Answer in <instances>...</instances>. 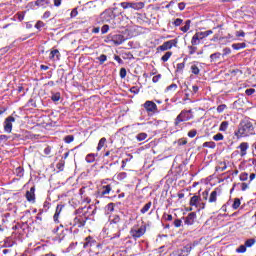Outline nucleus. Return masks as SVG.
Here are the masks:
<instances>
[{
	"mask_svg": "<svg viewBox=\"0 0 256 256\" xmlns=\"http://www.w3.org/2000/svg\"><path fill=\"white\" fill-rule=\"evenodd\" d=\"M227 109V106L225 104L219 105L217 107V113H223Z\"/></svg>",
	"mask_w": 256,
	"mask_h": 256,
	"instance_id": "obj_56",
	"label": "nucleus"
},
{
	"mask_svg": "<svg viewBox=\"0 0 256 256\" xmlns=\"http://www.w3.org/2000/svg\"><path fill=\"white\" fill-rule=\"evenodd\" d=\"M27 201H35V186L31 187L29 191L26 192Z\"/></svg>",
	"mask_w": 256,
	"mask_h": 256,
	"instance_id": "obj_22",
	"label": "nucleus"
},
{
	"mask_svg": "<svg viewBox=\"0 0 256 256\" xmlns=\"http://www.w3.org/2000/svg\"><path fill=\"white\" fill-rule=\"evenodd\" d=\"M227 129H229V121H222L220 123V126H219V131L221 133H225V131H227Z\"/></svg>",
	"mask_w": 256,
	"mask_h": 256,
	"instance_id": "obj_26",
	"label": "nucleus"
},
{
	"mask_svg": "<svg viewBox=\"0 0 256 256\" xmlns=\"http://www.w3.org/2000/svg\"><path fill=\"white\" fill-rule=\"evenodd\" d=\"M203 41L199 32H196L191 39V45H199Z\"/></svg>",
	"mask_w": 256,
	"mask_h": 256,
	"instance_id": "obj_23",
	"label": "nucleus"
},
{
	"mask_svg": "<svg viewBox=\"0 0 256 256\" xmlns=\"http://www.w3.org/2000/svg\"><path fill=\"white\" fill-rule=\"evenodd\" d=\"M63 205L61 204H58L57 207H56V211H55V214L53 216V219H54V223H59V215H61V212L63 211Z\"/></svg>",
	"mask_w": 256,
	"mask_h": 256,
	"instance_id": "obj_21",
	"label": "nucleus"
},
{
	"mask_svg": "<svg viewBox=\"0 0 256 256\" xmlns=\"http://www.w3.org/2000/svg\"><path fill=\"white\" fill-rule=\"evenodd\" d=\"M203 147H206L208 149H215L217 147V144H215V142H213V141L204 142Z\"/></svg>",
	"mask_w": 256,
	"mask_h": 256,
	"instance_id": "obj_35",
	"label": "nucleus"
},
{
	"mask_svg": "<svg viewBox=\"0 0 256 256\" xmlns=\"http://www.w3.org/2000/svg\"><path fill=\"white\" fill-rule=\"evenodd\" d=\"M95 157H97V154L90 153L86 156L85 161L88 163H95Z\"/></svg>",
	"mask_w": 256,
	"mask_h": 256,
	"instance_id": "obj_30",
	"label": "nucleus"
},
{
	"mask_svg": "<svg viewBox=\"0 0 256 256\" xmlns=\"http://www.w3.org/2000/svg\"><path fill=\"white\" fill-rule=\"evenodd\" d=\"M210 59H211V61H217V59H221V53L216 52V53L211 54Z\"/></svg>",
	"mask_w": 256,
	"mask_h": 256,
	"instance_id": "obj_47",
	"label": "nucleus"
},
{
	"mask_svg": "<svg viewBox=\"0 0 256 256\" xmlns=\"http://www.w3.org/2000/svg\"><path fill=\"white\" fill-rule=\"evenodd\" d=\"M191 119H193V110H182L174 120V127H179L181 123L191 121Z\"/></svg>",
	"mask_w": 256,
	"mask_h": 256,
	"instance_id": "obj_2",
	"label": "nucleus"
},
{
	"mask_svg": "<svg viewBox=\"0 0 256 256\" xmlns=\"http://www.w3.org/2000/svg\"><path fill=\"white\" fill-rule=\"evenodd\" d=\"M136 139L137 141H145V139H147V133L142 132L137 134Z\"/></svg>",
	"mask_w": 256,
	"mask_h": 256,
	"instance_id": "obj_41",
	"label": "nucleus"
},
{
	"mask_svg": "<svg viewBox=\"0 0 256 256\" xmlns=\"http://www.w3.org/2000/svg\"><path fill=\"white\" fill-rule=\"evenodd\" d=\"M173 55V52L168 51L166 52L162 57H161V61H163V63H167V61H169V59H171Z\"/></svg>",
	"mask_w": 256,
	"mask_h": 256,
	"instance_id": "obj_32",
	"label": "nucleus"
},
{
	"mask_svg": "<svg viewBox=\"0 0 256 256\" xmlns=\"http://www.w3.org/2000/svg\"><path fill=\"white\" fill-rule=\"evenodd\" d=\"M73 141H75V136L73 135H67L64 137V142L67 144L73 143Z\"/></svg>",
	"mask_w": 256,
	"mask_h": 256,
	"instance_id": "obj_45",
	"label": "nucleus"
},
{
	"mask_svg": "<svg viewBox=\"0 0 256 256\" xmlns=\"http://www.w3.org/2000/svg\"><path fill=\"white\" fill-rule=\"evenodd\" d=\"M65 231H69V229L65 228L63 224H60V226L52 230V233H56L59 239H65V236L67 235Z\"/></svg>",
	"mask_w": 256,
	"mask_h": 256,
	"instance_id": "obj_14",
	"label": "nucleus"
},
{
	"mask_svg": "<svg viewBox=\"0 0 256 256\" xmlns=\"http://www.w3.org/2000/svg\"><path fill=\"white\" fill-rule=\"evenodd\" d=\"M119 76L121 79H125V77H127V69L121 68L119 72Z\"/></svg>",
	"mask_w": 256,
	"mask_h": 256,
	"instance_id": "obj_52",
	"label": "nucleus"
},
{
	"mask_svg": "<svg viewBox=\"0 0 256 256\" xmlns=\"http://www.w3.org/2000/svg\"><path fill=\"white\" fill-rule=\"evenodd\" d=\"M194 248H195V244H187L183 248L177 250L176 255L177 256H189V253H191V251H193Z\"/></svg>",
	"mask_w": 256,
	"mask_h": 256,
	"instance_id": "obj_11",
	"label": "nucleus"
},
{
	"mask_svg": "<svg viewBox=\"0 0 256 256\" xmlns=\"http://www.w3.org/2000/svg\"><path fill=\"white\" fill-rule=\"evenodd\" d=\"M142 107L145 109L148 115H155L156 113H159V108L157 107V104L151 100L146 101L142 105Z\"/></svg>",
	"mask_w": 256,
	"mask_h": 256,
	"instance_id": "obj_6",
	"label": "nucleus"
},
{
	"mask_svg": "<svg viewBox=\"0 0 256 256\" xmlns=\"http://www.w3.org/2000/svg\"><path fill=\"white\" fill-rule=\"evenodd\" d=\"M245 47H247L245 42L232 44V49H235V51H239V49H245Z\"/></svg>",
	"mask_w": 256,
	"mask_h": 256,
	"instance_id": "obj_29",
	"label": "nucleus"
},
{
	"mask_svg": "<svg viewBox=\"0 0 256 256\" xmlns=\"http://www.w3.org/2000/svg\"><path fill=\"white\" fill-rule=\"evenodd\" d=\"M14 175H16V177H19V178L23 177L25 175V169L21 166H18L14 170Z\"/></svg>",
	"mask_w": 256,
	"mask_h": 256,
	"instance_id": "obj_25",
	"label": "nucleus"
},
{
	"mask_svg": "<svg viewBox=\"0 0 256 256\" xmlns=\"http://www.w3.org/2000/svg\"><path fill=\"white\" fill-rule=\"evenodd\" d=\"M197 136V130L192 129L188 132V137H190V139H193L194 137Z\"/></svg>",
	"mask_w": 256,
	"mask_h": 256,
	"instance_id": "obj_54",
	"label": "nucleus"
},
{
	"mask_svg": "<svg viewBox=\"0 0 256 256\" xmlns=\"http://www.w3.org/2000/svg\"><path fill=\"white\" fill-rule=\"evenodd\" d=\"M169 91L171 93H175V91H177V84H171L166 88V93H169Z\"/></svg>",
	"mask_w": 256,
	"mask_h": 256,
	"instance_id": "obj_40",
	"label": "nucleus"
},
{
	"mask_svg": "<svg viewBox=\"0 0 256 256\" xmlns=\"http://www.w3.org/2000/svg\"><path fill=\"white\" fill-rule=\"evenodd\" d=\"M83 248L89 249V247H99V244L97 243V240L93 238V236H88L84 239Z\"/></svg>",
	"mask_w": 256,
	"mask_h": 256,
	"instance_id": "obj_13",
	"label": "nucleus"
},
{
	"mask_svg": "<svg viewBox=\"0 0 256 256\" xmlns=\"http://www.w3.org/2000/svg\"><path fill=\"white\" fill-rule=\"evenodd\" d=\"M190 29H191V20H186L185 25L183 27H180V31H182V33H187V31H189Z\"/></svg>",
	"mask_w": 256,
	"mask_h": 256,
	"instance_id": "obj_28",
	"label": "nucleus"
},
{
	"mask_svg": "<svg viewBox=\"0 0 256 256\" xmlns=\"http://www.w3.org/2000/svg\"><path fill=\"white\" fill-rule=\"evenodd\" d=\"M16 15L19 21H23V19H25V12H18Z\"/></svg>",
	"mask_w": 256,
	"mask_h": 256,
	"instance_id": "obj_63",
	"label": "nucleus"
},
{
	"mask_svg": "<svg viewBox=\"0 0 256 256\" xmlns=\"http://www.w3.org/2000/svg\"><path fill=\"white\" fill-rule=\"evenodd\" d=\"M190 71L192 73V75H195L196 77H198V75L201 74V69L199 68V66L201 65V63H199V61H194L190 63Z\"/></svg>",
	"mask_w": 256,
	"mask_h": 256,
	"instance_id": "obj_15",
	"label": "nucleus"
},
{
	"mask_svg": "<svg viewBox=\"0 0 256 256\" xmlns=\"http://www.w3.org/2000/svg\"><path fill=\"white\" fill-rule=\"evenodd\" d=\"M162 219H164V221H173V215L164 213Z\"/></svg>",
	"mask_w": 256,
	"mask_h": 256,
	"instance_id": "obj_51",
	"label": "nucleus"
},
{
	"mask_svg": "<svg viewBox=\"0 0 256 256\" xmlns=\"http://www.w3.org/2000/svg\"><path fill=\"white\" fill-rule=\"evenodd\" d=\"M234 135L237 137V139L255 135V126H253V122H250L249 120H242L238 126V129L234 132Z\"/></svg>",
	"mask_w": 256,
	"mask_h": 256,
	"instance_id": "obj_1",
	"label": "nucleus"
},
{
	"mask_svg": "<svg viewBox=\"0 0 256 256\" xmlns=\"http://www.w3.org/2000/svg\"><path fill=\"white\" fill-rule=\"evenodd\" d=\"M35 5H36V7H43V9H47V5H49V1H47V0H36Z\"/></svg>",
	"mask_w": 256,
	"mask_h": 256,
	"instance_id": "obj_27",
	"label": "nucleus"
},
{
	"mask_svg": "<svg viewBox=\"0 0 256 256\" xmlns=\"http://www.w3.org/2000/svg\"><path fill=\"white\" fill-rule=\"evenodd\" d=\"M111 223L113 225H117V227H121V226L125 225L126 222H125V219L120 218L119 215H114L111 220Z\"/></svg>",
	"mask_w": 256,
	"mask_h": 256,
	"instance_id": "obj_18",
	"label": "nucleus"
},
{
	"mask_svg": "<svg viewBox=\"0 0 256 256\" xmlns=\"http://www.w3.org/2000/svg\"><path fill=\"white\" fill-rule=\"evenodd\" d=\"M201 202V196L194 195L190 198L189 205L190 207H198Z\"/></svg>",
	"mask_w": 256,
	"mask_h": 256,
	"instance_id": "obj_20",
	"label": "nucleus"
},
{
	"mask_svg": "<svg viewBox=\"0 0 256 256\" xmlns=\"http://www.w3.org/2000/svg\"><path fill=\"white\" fill-rule=\"evenodd\" d=\"M238 207H241V200L239 198H235L232 204V208L237 210Z\"/></svg>",
	"mask_w": 256,
	"mask_h": 256,
	"instance_id": "obj_43",
	"label": "nucleus"
},
{
	"mask_svg": "<svg viewBox=\"0 0 256 256\" xmlns=\"http://www.w3.org/2000/svg\"><path fill=\"white\" fill-rule=\"evenodd\" d=\"M52 147L51 146H47L45 149H44V154L47 155L48 157H51V151H52Z\"/></svg>",
	"mask_w": 256,
	"mask_h": 256,
	"instance_id": "obj_57",
	"label": "nucleus"
},
{
	"mask_svg": "<svg viewBox=\"0 0 256 256\" xmlns=\"http://www.w3.org/2000/svg\"><path fill=\"white\" fill-rule=\"evenodd\" d=\"M140 89L137 86H133L130 88V93H133L134 95H138Z\"/></svg>",
	"mask_w": 256,
	"mask_h": 256,
	"instance_id": "obj_58",
	"label": "nucleus"
},
{
	"mask_svg": "<svg viewBox=\"0 0 256 256\" xmlns=\"http://www.w3.org/2000/svg\"><path fill=\"white\" fill-rule=\"evenodd\" d=\"M239 179H240V181H247V179H249V174L247 172H242L239 175Z\"/></svg>",
	"mask_w": 256,
	"mask_h": 256,
	"instance_id": "obj_50",
	"label": "nucleus"
},
{
	"mask_svg": "<svg viewBox=\"0 0 256 256\" xmlns=\"http://www.w3.org/2000/svg\"><path fill=\"white\" fill-rule=\"evenodd\" d=\"M96 59H97V61H99V65H103V63H105V61H107V55L101 54Z\"/></svg>",
	"mask_w": 256,
	"mask_h": 256,
	"instance_id": "obj_42",
	"label": "nucleus"
},
{
	"mask_svg": "<svg viewBox=\"0 0 256 256\" xmlns=\"http://www.w3.org/2000/svg\"><path fill=\"white\" fill-rule=\"evenodd\" d=\"M246 95H248V97H250V95H253L255 93V89L254 88H249L245 90Z\"/></svg>",
	"mask_w": 256,
	"mask_h": 256,
	"instance_id": "obj_64",
	"label": "nucleus"
},
{
	"mask_svg": "<svg viewBox=\"0 0 256 256\" xmlns=\"http://www.w3.org/2000/svg\"><path fill=\"white\" fill-rule=\"evenodd\" d=\"M237 253H245L247 251V246L244 245H240L237 249H236Z\"/></svg>",
	"mask_w": 256,
	"mask_h": 256,
	"instance_id": "obj_53",
	"label": "nucleus"
},
{
	"mask_svg": "<svg viewBox=\"0 0 256 256\" xmlns=\"http://www.w3.org/2000/svg\"><path fill=\"white\" fill-rule=\"evenodd\" d=\"M254 243H256V240L254 238L248 239L245 241L244 245L245 247H253Z\"/></svg>",
	"mask_w": 256,
	"mask_h": 256,
	"instance_id": "obj_44",
	"label": "nucleus"
},
{
	"mask_svg": "<svg viewBox=\"0 0 256 256\" xmlns=\"http://www.w3.org/2000/svg\"><path fill=\"white\" fill-rule=\"evenodd\" d=\"M195 219H197V213L191 212L185 218L184 223L185 225H193V223H195Z\"/></svg>",
	"mask_w": 256,
	"mask_h": 256,
	"instance_id": "obj_17",
	"label": "nucleus"
},
{
	"mask_svg": "<svg viewBox=\"0 0 256 256\" xmlns=\"http://www.w3.org/2000/svg\"><path fill=\"white\" fill-rule=\"evenodd\" d=\"M182 24H183V19H181V18H176L172 22V25H174V27H181Z\"/></svg>",
	"mask_w": 256,
	"mask_h": 256,
	"instance_id": "obj_48",
	"label": "nucleus"
},
{
	"mask_svg": "<svg viewBox=\"0 0 256 256\" xmlns=\"http://www.w3.org/2000/svg\"><path fill=\"white\" fill-rule=\"evenodd\" d=\"M221 193H223V191L221 190V188L217 187L215 188L208 197V203H210V205H217V201L219 199V197H221Z\"/></svg>",
	"mask_w": 256,
	"mask_h": 256,
	"instance_id": "obj_8",
	"label": "nucleus"
},
{
	"mask_svg": "<svg viewBox=\"0 0 256 256\" xmlns=\"http://www.w3.org/2000/svg\"><path fill=\"white\" fill-rule=\"evenodd\" d=\"M145 233H147V225L145 224H142L140 227L133 226L130 229V235L135 241H137V239H141Z\"/></svg>",
	"mask_w": 256,
	"mask_h": 256,
	"instance_id": "obj_4",
	"label": "nucleus"
},
{
	"mask_svg": "<svg viewBox=\"0 0 256 256\" xmlns=\"http://www.w3.org/2000/svg\"><path fill=\"white\" fill-rule=\"evenodd\" d=\"M88 220L89 217H87V214L85 213L76 215V217L70 222V231H72L73 227L82 229V227H85Z\"/></svg>",
	"mask_w": 256,
	"mask_h": 256,
	"instance_id": "obj_3",
	"label": "nucleus"
},
{
	"mask_svg": "<svg viewBox=\"0 0 256 256\" xmlns=\"http://www.w3.org/2000/svg\"><path fill=\"white\" fill-rule=\"evenodd\" d=\"M237 185H240L242 191H247V189H249V184L243 182V183L234 184L232 191L235 189V187H237Z\"/></svg>",
	"mask_w": 256,
	"mask_h": 256,
	"instance_id": "obj_33",
	"label": "nucleus"
},
{
	"mask_svg": "<svg viewBox=\"0 0 256 256\" xmlns=\"http://www.w3.org/2000/svg\"><path fill=\"white\" fill-rule=\"evenodd\" d=\"M174 227L179 228L181 225H183V221L181 219H176L173 222Z\"/></svg>",
	"mask_w": 256,
	"mask_h": 256,
	"instance_id": "obj_55",
	"label": "nucleus"
},
{
	"mask_svg": "<svg viewBox=\"0 0 256 256\" xmlns=\"http://www.w3.org/2000/svg\"><path fill=\"white\" fill-rule=\"evenodd\" d=\"M152 206H153V202L149 201L148 203H146V204L140 209L141 215H145V213H148V212H149V209H151Z\"/></svg>",
	"mask_w": 256,
	"mask_h": 256,
	"instance_id": "obj_24",
	"label": "nucleus"
},
{
	"mask_svg": "<svg viewBox=\"0 0 256 256\" xmlns=\"http://www.w3.org/2000/svg\"><path fill=\"white\" fill-rule=\"evenodd\" d=\"M9 141V136L7 135H0V147H3Z\"/></svg>",
	"mask_w": 256,
	"mask_h": 256,
	"instance_id": "obj_38",
	"label": "nucleus"
},
{
	"mask_svg": "<svg viewBox=\"0 0 256 256\" xmlns=\"http://www.w3.org/2000/svg\"><path fill=\"white\" fill-rule=\"evenodd\" d=\"M111 191H113V186H111V184L102 186V191L96 192V199H103V197H105V195H109Z\"/></svg>",
	"mask_w": 256,
	"mask_h": 256,
	"instance_id": "obj_10",
	"label": "nucleus"
},
{
	"mask_svg": "<svg viewBox=\"0 0 256 256\" xmlns=\"http://www.w3.org/2000/svg\"><path fill=\"white\" fill-rule=\"evenodd\" d=\"M49 59L50 61H59L61 59V52L57 49L50 51Z\"/></svg>",
	"mask_w": 256,
	"mask_h": 256,
	"instance_id": "obj_19",
	"label": "nucleus"
},
{
	"mask_svg": "<svg viewBox=\"0 0 256 256\" xmlns=\"http://www.w3.org/2000/svg\"><path fill=\"white\" fill-rule=\"evenodd\" d=\"M13 123H15V117L8 116L4 121V131L6 133H11L13 131Z\"/></svg>",
	"mask_w": 256,
	"mask_h": 256,
	"instance_id": "obj_12",
	"label": "nucleus"
},
{
	"mask_svg": "<svg viewBox=\"0 0 256 256\" xmlns=\"http://www.w3.org/2000/svg\"><path fill=\"white\" fill-rule=\"evenodd\" d=\"M177 144L181 147L182 145H187V138H180Z\"/></svg>",
	"mask_w": 256,
	"mask_h": 256,
	"instance_id": "obj_60",
	"label": "nucleus"
},
{
	"mask_svg": "<svg viewBox=\"0 0 256 256\" xmlns=\"http://www.w3.org/2000/svg\"><path fill=\"white\" fill-rule=\"evenodd\" d=\"M177 43H179V40L177 39L166 41L158 47V51H169V49H173V47H177Z\"/></svg>",
	"mask_w": 256,
	"mask_h": 256,
	"instance_id": "obj_9",
	"label": "nucleus"
},
{
	"mask_svg": "<svg viewBox=\"0 0 256 256\" xmlns=\"http://www.w3.org/2000/svg\"><path fill=\"white\" fill-rule=\"evenodd\" d=\"M209 190H205L204 192H202V197L204 201H209Z\"/></svg>",
	"mask_w": 256,
	"mask_h": 256,
	"instance_id": "obj_59",
	"label": "nucleus"
},
{
	"mask_svg": "<svg viewBox=\"0 0 256 256\" xmlns=\"http://www.w3.org/2000/svg\"><path fill=\"white\" fill-rule=\"evenodd\" d=\"M107 213H113L115 211V203L111 202L106 206Z\"/></svg>",
	"mask_w": 256,
	"mask_h": 256,
	"instance_id": "obj_39",
	"label": "nucleus"
},
{
	"mask_svg": "<svg viewBox=\"0 0 256 256\" xmlns=\"http://www.w3.org/2000/svg\"><path fill=\"white\" fill-rule=\"evenodd\" d=\"M161 74H157L156 76H154L153 78H152V82L153 83H159V81H161Z\"/></svg>",
	"mask_w": 256,
	"mask_h": 256,
	"instance_id": "obj_62",
	"label": "nucleus"
},
{
	"mask_svg": "<svg viewBox=\"0 0 256 256\" xmlns=\"http://www.w3.org/2000/svg\"><path fill=\"white\" fill-rule=\"evenodd\" d=\"M120 7L122 9H134V11H140L145 7V3L143 2H122L120 3Z\"/></svg>",
	"mask_w": 256,
	"mask_h": 256,
	"instance_id": "obj_5",
	"label": "nucleus"
},
{
	"mask_svg": "<svg viewBox=\"0 0 256 256\" xmlns=\"http://www.w3.org/2000/svg\"><path fill=\"white\" fill-rule=\"evenodd\" d=\"M45 27V23L41 20H38L35 24V29H38V31H41V28Z\"/></svg>",
	"mask_w": 256,
	"mask_h": 256,
	"instance_id": "obj_49",
	"label": "nucleus"
},
{
	"mask_svg": "<svg viewBox=\"0 0 256 256\" xmlns=\"http://www.w3.org/2000/svg\"><path fill=\"white\" fill-rule=\"evenodd\" d=\"M108 40H106V43H113L114 45H122V43H125V36L122 34H114L109 35L107 37Z\"/></svg>",
	"mask_w": 256,
	"mask_h": 256,
	"instance_id": "obj_7",
	"label": "nucleus"
},
{
	"mask_svg": "<svg viewBox=\"0 0 256 256\" xmlns=\"http://www.w3.org/2000/svg\"><path fill=\"white\" fill-rule=\"evenodd\" d=\"M188 50L189 55H195V53H197V45L191 44L188 46Z\"/></svg>",
	"mask_w": 256,
	"mask_h": 256,
	"instance_id": "obj_36",
	"label": "nucleus"
},
{
	"mask_svg": "<svg viewBox=\"0 0 256 256\" xmlns=\"http://www.w3.org/2000/svg\"><path fill=\"white\" fill-rule=\"evenodd\" d=\"M51 100H52L54 103H57V101H60V100H61V93L56 92V93L52 94Z\"/></svg>",
	"mask_w": 256,
	"mask_h": 256,
	"instance_id": "obj_37",
	"label": "nucleus"
},
{
	"mask_svg": "<svg viewBox=\"0 0 256 256\" xmlns=\"http://www.w3.org/2000/svg\"><path fill=\"white\" fill-rule=\"evenodd\" d=\"M108 31H109V25L107 24L103 25L101 28L102 35H105V33H108Z\"/></svg>",
	"mask_w": 256,
	"mask_h": 256,
	"instance_id": "obj_61",
	"label": "nucleus"
},
{
	"mask_svg": "<svg viewBox=\"0 0 256 256\" xmlns=\"http://www.w3.org/2000/svg\"><path fill=\"white\" fill-rule=\"evenodd\" d=\"M198 34L200 35L201 39H205V38L209 37V35H213V31L207 30L204 32H198Z\"/></svg>",
	"mask_w": 256,
	"mask_h": 256,
	"instance_id": "obj_34",
	"label": "nucleus"
},
{
	"mask_svg": "<svg viewBox=\"0 0 256 256\" xmlns=\"http://www.w3.org/2000/svg\"><path fill=\"white\" fill-rule=\"evenodd\" d=\"M105 143H107V138H101L98 142L97 151H101L105 147Z\"/></svg>",
	"mask_w": 256,
	"mask_h": 256,
	"instance_id": "obj_31",
	"label": "nucleus"
},
{
	"mask_svg": "<svg viewBox=\"0 0 256 256\" xmlns=\"http://www.w3.org/2000/svg\"><path fill=\"white\" fill-rule=\"evenodd\" d=\"M237 149H240V157H245V155H247V151L249 150V143L248 142H242L237 147Z\"/></svg>",
	"mask_w": 256,
	"mask_h": 256,
	"instance_id": "obj_16",
	"label": "nucleus"
},
{
	"mask_svg": "<svg viewBox=\"0 0 256 256\" xmlns=\"http://www.w3.org/2000/svg\"><path fill=\"white\" fill-rule=\"evenodd\" d=\"M225 139V136L221 133H217L213 136V141H223Z\"/></svg>",
	"mask_w": 256,
	"mask_h": 256,
	"instance_id": "obj_46",
	"label": "nucleus"
}]
</instances>
